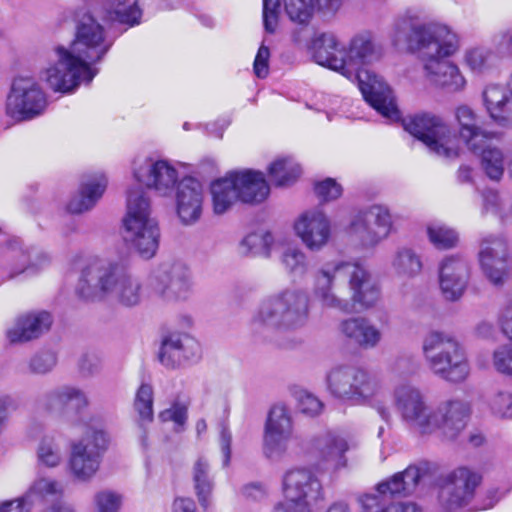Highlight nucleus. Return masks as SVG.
<instances>
[{
    "mask_svg": "<svg viewBox=\"0 0 512 512\" xmlns=\"http://www.w3.org/2000/svg\"><path fill=\"white\" fill-rule=\"evenodd\" d=\"M391 40L398 49L419 54L426 77L435 85L451 91L465 86L459 68L449 60L460 48V38L449 26L440 22L409 24L401 20Z\"/></svg>",
    "mask_w": 512,
    "mask_h": 512,
    "instance_id": "obj_1",
    "label": "nucleus"
},
{
    "mask_svg": "<svg viewBox=\"0 0 512 512\" xmlns=\"http://www.w3.org/2000/svg\"><path fill=\"white\" fill-rule=\"evenodd\" d=\"M112 42L104 28L91 15H85L77 25L74 41L69 47L56 46L48 57L43 75L51 89L71 92L81 83H90L98 73L93 64L108 52Z\"/></svg>",
    "mask_w": 512,
    "mask_h": 512,
    "instance_id": "obj_2",
    "label": "nucleus"
},
{
    "mask_svg": "<svg viewBox=\"0 0 512 512\" xmlns=\"http://www.w3.org/2000/svg\"><path fill=\"white\" fill-rule=\"evenodd\" d=\"M312 296L323 309L352 313L356 305L369 309L381 298V289L358 261L332 259L313 272Z\"/></svg>",
    "mask_w": 512,
    "mask_h": 512,
    "instance_id": "obj_3",
    "label": "nucleus"
},
{
    "mask_svg": "<svg viewBox=\"0 0 512 512\" xmlns=\"http://www.w3.org/2000/svg\"><path fill=\"white\" fill-rule=\"evenodd\" d=\"M455 118L458 124V137L441 116L430 112L405 118L403 127L430 152L446 159H455L460 155L459 139L468 150L479 149L481 141L501 139L500 132L481 126L478 115L467 105L456 108Z\"/></svg>",
    "mask_w": 512,
    "mask_h": 512,
    "instance_id": "obj_4",
    "label": "nucleus"
},
{
    "mask_svg": "<svg viewBox=\"0 0 512 512\" xmlns=\"http://www.w3.org/2000/svg\"><path fill=\"white\" fill-rule=\"evenodd\" d=\"M380 57V49L369 32L355 35L345 46V78L357 80L366 100L384 118L395 121L400 117L392 90L382 77L372 71L360 69Z\"/></svg>",
    "mask_w": 512,
    "mask_h": 512,
    "instance_id": "obj_5",
    "label": "nucleus"
},
{
    "mask_svg": "<svg viewBox=\"0 0 512 512\" xmlns=\"http://www.w3.org/2000/svg\"><path fill=\"white\" fill-rule=\"evenodd\" d=\"M77 294L85 300H97L111 295L121 306L139 305L146 296L141 280L134 276L123 261L91 260L82 270Z\"/></svg>",
    "mask_w": 512,
    "mask_h": 512,
    "instance_id": "obj_6",
    "label": "nucleus"
},
{
    "mask_svg": "<svg viewBox=\"0 0 512 512\" xmlns=\"http://www.w3.org/2000/svg\"><path fill=\"white\" fill-rule=\"evenodd\" d=\"M310 299L297 288H286L265 297L254 312L251 331L263 338L299 329L309 319Z\"/></svg>",
    "mask_w": 512,
    "mask_h": 512,
    "instance_id": "obj_7",
    "label": "nucleus"
},
{
    "mask_svg": "<svg viewBox=\"0 0 512 512\" xmlns=\"http://www.w3.org/2000/svg\"><path fill=\"white\" fill-rule=\"evenodd\" d=\"M328 392L334 398L353 405L369 406L380 418H392L382 380L367 370L342 364L333 367L326 376Z\"/></svg>",
    "mask_w": 512,
    "mask_h": 512,
    "instance_id": "obj_8",
    "label": "nucleus"
},
{
    "mask_svg": "<svg viewBox=\"0 0 512 512\" xmlns=\"http://www.w3.org/2000/svg\"><path fill=\"white\" fill-rule=\"evenodd\" d=\"M422 354L429 371L441 380L460 384L470 375L466 352L449 333L438 330L428 332L422 341Z\"/></svg>",
    "mask_w": 512,
    "mask_h": 512,
    "instance_id": "obj_9",
    "label": "nucleus"
},
{
    "mask_svg": "<svg viewBox=\"0 0 512 512\" xmlns=\"http://www.w3.org/2000/svg\"><path fill=\"white\" fill-rule=\"evenodd\" d=\"M150 198L140 186L127 190L123 219L124 240L144 259L152 258L159 246V227L152 217Z\"/></svg>",
    "mask_w": 512,
    "mask_h": 512,
    "instance_id": "obj_10",
    "label": "nucleus"
},
{
    "mask_svg": "<svg viewBox=\"0 0 512 512\" xmlns=\"http://www.w3.org/2000/svg\"><path fill=\"white\" fill-rule=\"evenodd\" d=\"M109 445V437L102 429L91 428L71 444L68 468L78 482L91 481L99 471L103 455Z\"/></svg>",
    "mask_w": 512,
    "mask_h": 512,
    "instance_id": "obj_11",
    "label": "nucleus"
},
{
    "mask_svg": "<svg viewBox=\"0 0 512 512\" xmlns=\"http://www.w3.org/2000/svg\"><path fill=\"white\" fill-rule=\"evenodd\" d=\"M148 285L151 292L166 303L185 302L194 293L193 274L181 262L162 265L150 275Z\"/></svg>",
    "mask_w": 512,
    "mask_h": 512,
    "instance_id": "obj_12",
    "label": "nucleus"
},
{
    "mask_svg": "<svg viewBox=\"0 0 512 512\" xmlns=\"http://www.w3.org/2000/svg\"><path fill=\"white\" fill-rule=\"evenodd\" d=\"M393 401L401 422L409 429L427 435L432 406L425 393L411 383L394 388Z\"/></svg>",
    "mask_w": 512,
    "mask_h": 512,
    "instance_id": "obj_13",
    "label": "nucleus"
},
{
    "mask_svg": "<svg viewBox=\"0 0 512 512\" xmlns=\"http://www.w3.org/2000/svg\"><path fill=\"white\" fill-rule=\"evenodd\" d=\"M392 228L393 216L389 208L373 204L353 216L349 231L362 247L373 248L390 235Z\"/></svg>",
    "mask_w": 512,
    "mask_h": 512,
    "instance_id": "obj_14",
    "label": "nucleus"
},
{
    "mask_svg": "<svg viewBox=\"0 0 512 512\" xmlns=\"http://www.w3.org/2000/svg\"><path fill=\"white\" fill-rule=\"evenodd\" d=\"M46 107V94L35 78L18 76L13 79L6 102L8 114L19 120H31L40 116Z\"/></svg>",
    "mask_w": 512,
    "mask_h": 512,
    "instance_id": "obj_15",
    "label": "nucleus"
},
{
    "mask_svg": "<svg viewBox=\"0 0 512 512\" xmlns=\"http://www.w3.org/2000/svg\"><path fill=\"white\" fill-rule=\"evenodd\" d=\"M480 269L486 279L496 287H502L511 277L512 265L506 240L489 235L480 242L478 252Z\"/></svg>",
    "mask_w": 512,
    "mask_h": 512,
    "instance_id": "obj_16",
    "label": "nucleus"
},
{
    "mask_svg": "<svg viewBox=\"0 0 512 512\" xmlns=\"http://www.w3.org/2000/svg\"><path fill=\"white\" fill-rule=\"evenodd\" d=\"M133 178L138 184L163 197L171 196L180 183L179 172L172 163L152 158L134 162Z\"/></svg>",
    "mask_w": 512,
    "mask_h": 512,
    "instance_id": "obj_17",
    "label": "nucleus"
},
{
    "mask_svg": "<svg viewBox=\"0 0 512 512\" xmlns=\"http://www.w3.org/2000/svg\"><path fill=\"white\" fill-rule=\"evenodd\" d=\"M471 413L470 403L458 397L440 401L432 407L427 435L440 433L453 439L465 427Z\"/></svg>",
    "mask_w": 512,
    "mask_h": 512,
    "instance_id": "obj_18",
    "label": "nucleus"
},
{
    "mask_svg": "<svg viewBox=\"0 0 512 512\" xmlns=\"http://www.w3.org/2000/svg\"><path fill=\"white\" fill-rule=\"evenodd\" d=\"M293 433V420L289 408L277 403L269 410L263 435V450L267 457L283 455Z\"/></svg>",
    "mask_w": 512,
    "mask_h": 512,
    "instance_id": "obj_19",
    "label": "nucleus"
},
{
    "mask_svg": "<svg viewBox=\"0 0 512 512\" xmlns=\"http://www.w3.org/2000/svg\"><path fill=\"white\" fill-rule=\"evenodd\" d=\"M296 236L312 252L324 249L332 237L329 217L320 209H309L301 213L293 225Z\"/></svg>",
    "mask_w": 512,
    "mask_h": 512,
    "instance_id": "obj_20",
    "label": "nucleus"
},
{
    "mask_svg": "<svg viewBox=\"0 0 512 512\" xmlns=\"http://www.w3.org/2000/svg\"><path fill=\"white\" fill-rule=\"evenodd\" d=\"M481 476L466 468L455 469L441 489L440 499L447 509L453 510L466 506L473 498Z\"/></svg>",
    "mask_w": 512,
    "mask_h": 512,
    "instance_id": "obj_21",
    "label": "nucleus"
},
{
    "mask_svg": "<svg viewBox=\"0 0 512 512\" xmlns=\"http://www.w3.org/2000/svg\"><path fill=\"white\" fill-rule=\"evenodd\" d=\"M285 500L303 502L311 508L323 499V488L319 479L308 469H292L285 473L282 481Z\"/></svg>",
    "mask_w": 512,
    "mask_h": 512,
    "instance_id": "obj_22",
    "label": "nucleus"
},
{
    "mask_svg": "<svg viewBox=\"0 0 512 512\" xmlns=\"http://www.w3.org/2000/svg\"><path fill=\"white\" fill-rule=\"evenodd\" d=\"M469 276L470 266L465 257H445L439 264V286L444 298L449 301L460 299L467 288Z\"/></svg>",
    "mask_w": 512,
    "mask_h": 512,
    "instance_id": "obj_23",
    "label": "nucleus"
},
{
    "mask_svg": "<svg viewBox=\"0 0 512 512\" xmlns=\"http://www.w3.org/2000/svg\"><path fill=\"white\" fill-rule=\"evenodd\" d=\"M204 191L194 178H184L176 188V213L184 225L197 223L203 212Z\"/></svg>",
    "mask_w": 512,
    "mask_h": 512,
    "instance_id": "obj_24",
    "label": "nucleus"
},
{
    "mask_svg": "<svg viewBox=\"0 0 512 512\" xmlns=\"http://www.w3.org/2000/svg\"><path fill=\"white\" fill-rule=\"evenodd\" d=\"M88 404L86 393L72 385H63L52 389L39 402L43 410L61 417L66 416L70 410L79 412Z\"/></svg>",
    "mask_w": 512,
    "mask_h": 512,
    "instance_id": "obj_25",
    "label": "nucleus"
},
{
    "mask_svg": "<svg viewBox=\"0 0 512 512\" xmlns=\"http://www.w3.org/2000/svg\"><path fill=\"white\" fill-rule=\"evenodd\" d=\"M201 356L199 342L187 333H172L164 339L159 359L165 366L174 367L183 361H196Z\"/></svg>",
    "mask_w": 512,
    "mask_h": 512,
    "instance_id": "obj_26",
    "label": "nucleus"
},
{
    "mask_svg": "<svg viewBox=\"0 0 512 512\" xmlns=\"http://www.w3.org/2000/svg\"><path fill=\"white\" fill-rule=\"evenodd\" d=\"M313 60L345 77V46L332 33L316 36L310 46Z\"/></svg>",
    "mask_w": 512,
    "mask_h": 512,
    "instance_id": "obj_27",
    "label": "nucleus"
},
{
    "mask_svg": "<svg viewBox=\"0 0 512 512\" xmlns=\"http://www.w3.org/2000/svg\"><path fill=\"white\" fill-rule=\"evenodd\" d=\"M495 140H486L480 142V148L469 150L480 158V167L485 176L493 181L500 182L505 173L506 165H510L512 151L493 144Z\"/></svg>",
    "mask_w": 512,
    "mask_h": 512,
    "instance_id": "obj_28",
    "label": "nucleus"
},
{
    "mask_svg": "<svg viewBox=\"0 0 512 512\" xmlns=\"http://www.w3.org/2000/svg\"><path fill=\"white\" fill-rule=\"evenodd\" d=\"M51 324L52 317L48 312H31L19 316L13 326L7 330L6 335L11 343L26 342L48 331Z\"/></svg>",
    "mask_w": 512,
    "mask_h": 512,
    "instance_id": "obj_29",
    "label": "nucleus"
},
{
    "mask_svg": "<svg viewBox=\"0 0 512 512\" xmlns=\"http://www.w3.org/2000/svg\"><path fill=\"white\" fill-rule=\"evenodd\" d=\"M315 448L321 461L333 471H339L347 466L346 452L350 449L345 436L328 431L315 440Z\"/></svg>",
    "mask_w": 512,
    "mask_h": 512,
    "instance_id": "obj_30",
    "label": "nucleus"
},
{
    "mask_svg": "<svg viewBox=\"0 0 512 512\" xmlns=\"http://www.w3.org/2000/svg\"><path fill=\"white\" fill-rule=\"evenodd\" d=\"M426 473V468L420 465H410L404 471L395 473L390 478L376 486V492L382 497L408 496L412 494Z\"/></svg>",
    "mask_w": 512,
    "mask_h": 512,
    "instance_id": "obj_31",
    "label": "nucleus"
},
{
    "mask_svg": "<svg viewBox=\"0 0 512 512\" xmlns=\"http://www.w3.org/2000/svg\"><path fill=\"white\" fill-rule=\"evenodd\" d=\"M239 200L244 203H261L270 193L265 176L260 171L244 169L232 172Z\"/></svg>",
    "mask_w": 512,
    "mask_h": 512,
    "instance_id": "obj_32",
    "label": "nucleus"
},
{
    "mask_svg": "<svg viewBox=\"0 0 512 512\" xmlns=\"http://www.w3.org/2000/svg\"><path fill=\"white\" fill-rule=\"evenodd\" d=\"M339 330L344 337L364 349L375 348L382 339V333L365 317H353L343 320Z\"/></svg>",
    "mask_w": 512,
    "mask_h": 512,
    "instance_id": "obj_33",
    "label": "nucleus"
},
{
    "mask_svg": "<svg viewBox=\"0 0 512 512\" xmlns=\"http://www.w3.org/2000/svg\"><path fill=\"white\" fill-rule=\"evenodd\" d=\"M498 323L502 333L512 340V299L502 308ZM492 366L498 373L512 376V343L500 345L493 351Z\"/></svg>",
    "mask_w": 512,
    "mask_h": 512,
    "instance_id": "obj_34",
    "label": "nucleus"
},
{
    "mask_svg": "<svg viewBox=\"0 0 512 512\" xmlns=\"http://www.w3.org/2000/svg\"><path fill=\"white\" fill-rule=\"evenodd\" d=\"M107 186V179L100 175L90 179L79 188L67 204V210L73 214H80L91 209L102 197Z\"/></svg>",
    "mask_w": 512,
    "mask_h": 512,
    "instance_id": "obj_35",
    "label": "nucleus"
},
{
    "mask_svg": "<svg viewBox=\"0 0 512 512\" xmlns=\"http://www.w3.org/2000/svg\"><path fill=\"white\" fill-rule=\"evenodd\" d=\"M210 193L214 213L222 215L227 212L239 200L232 172L213 181L210 186Z\"/></svg>",
    "mask_w": 512,
    "mask_h": 512,
    "instance_id": "obj_36",
    "label": "nucleus"
},
{
    "mask_svg": "<svg viewBox=\"0 0 512 512\" xmlns=\"http://www.w3.org/2000/svg\"><path fill=\"white\" fill-rule=\"evenodd\" d=\"M192 478L200 505L204 509H208L211 504L214 481L210 475V464L206 458L199 457L194 462Z\"/></svg>",
    "mask_w": 512,
    "mask_h": 512,
    "instance_id": "obj_37",
    "label": "nucleus"
},
{
    "mask_svg": "<svg viewBox=\"0 0 512 512\" xmlns=\"http://www.w3.org/2000/svg\"><path fill=\"white\" fill-rule=\"evenodd\" d=\"M37 464L45 468H56L64 460V449L61 439L54 435L43 436L35 450Z\"/></svg>",
    "mask_w": 512,
    "mask_h": 512,
    "instance_id": "obj_38",
    "label": "nucleus"
},
{
    "mask_svg": "<svg viewBox=\"0 0 512 512\" xmlns=\"http://www.w3.org/2000/svg\"><path fill=\"white\" fill-rule=\"evenodd\" d=\"M391 264L396 275L405 279L415 278L423 269L421 256L415 250L408 247L399 248Z\"/></svg>",
    "mask_w": 512,
    "mask_h": 512,
    "instance_id": "obj_39",
    "label": "nucleus"
},
{
    "mask_svg": "<svg viewBox=\"0 0 512 512\" xmlns=\"http://www.w3.org/2000/svg\"><path fill=\"white\" fill-rule=\"evenodd\" d=\"M300 174V166L290 157L277 158L268 167L270 181L277 187L292 185Z\"/></svg>",
    "mask_w": 512,
    "mask_h": 512,
    "instance_id": "obj_40",
    "label": "nucleus"
},
{
    "mask_svg": "<svg viewBox=\"0 0 512 512\" xmlns=\"http://www.w3.org/2000/svg\"><path fill=\"white\" fill-rule=\"evenodd\" d=\"M483 102L490 117L499 123L506 119L509 96L507 90L500 85H489L483 91Z\"/></svg>",
    "mask_w": 512,
    "mask_h": 512,
    "instance_id": "obj_41",
    "label": "nucleus"
},
{
    "mask_svg": "<svg viewBox=\"0 0 512 512\" xmlns=\"http://www.w3.org/2000/svg\"><path fill=\"white\" fill-rule=\"evenodd\" d=\"M65 487L62 482L51 477L36 478L25 492L32 505L49 498L62 497Z\"/></svg>",
    "mask_w": 512,
    "mask_h": 512,
    "instance_id": "obj_42",
    "label": "nucleus"
},
{
    "mask_svg": "<svg viewBox=\"0 0 512 512\" xmlns=\"http://www.w3.org/2000/svg\"><path fill=\"white\" fill-rule=\"evenodd\" d=\"M274 244L273 235L269 231H256L248 234L241 241L243 253L254 256L269 257Z\"/></svg>",
    "mask_w": 512,
    "mask_h": 512,
    "instance_id": "obj_43",
    "label": "nucleus"
},
{
    "mask_svg": "<svg viewBox=\"0 0 512 512\" xmlns=\"http://www.w3.org/2000/svg\"><path fill=\"white\" fill-rule=\"evenodd\" d=\"M141 10L137 6V0H115L112 9L107 12L106 19L119 23L135 25L139 23Z\"/></svg>",
    "mask_w": 512,
    "mask_h": 512,
    "instance_id": "obj_44",
    "label": "nucleus"
},
{
    "mask_svg": "<svg viewBox=\"0 0 512 512\" xmlns=\"http://www.w3.org/2000/svg\"><path fill=\"white\" fill-rule=\"evenodd\" d=\"M426 230L429 241L438 249L453 248L458 242L457 232L443 223L432 222Z\"/></svg>",
    "mask_w": 512,
    "mask_h": 512,
    "instance_id": "obj_45",
    "label": "nucleus"
},
{
    "mask_svg": "<svg viewBox=\"0 0 512 512\" xmlns=\"http://www.w3.org/2000/svg\"><path fill=\"white\" fill-rule=\"evenodd\" d=\"M483 211L506 221L512 216V202H506L497 190L486 189L482 193Z\"/></svg>",
    "mask_w": 512,
    "mask_h": 512,
    "instance_id": "obj_46",
    "label": "nucleus"
},
{
    "mask_svg": "<svg viewBox=\"0 0 512 512\" xmlns=\"http://www.w3.org/2000/svg\"><path fill=\"white\" fill-rule=\"evenodd\" d=\"M284 269L291 275L302 276L308 270V260L305 252L296 246L286 248L281 255Z\"/></svg>",
    "mask_w": 512,
    "mask_h": 512,
    "instance_id": "obj_47",
    "label": "nucleus"
},
{
    "mask_svg": "<svg viewBox=\"0 0 512 512\" xmlns=\"http://www.w3.org/2000/svg\"><path fill=\"white\" fill-rule=\"evenodd\" d=\"M285 12L289 19L297 24L306 25L310 22L314 10V0H283Z\"/></svg>",
    "mask_w": 512,
    "mask_h": 512,
    "instance_id": "obj_48",
    "label": "nucleus"
},
{
    "mask_svg": "<svg viewBox=\"0 0 512 512\" xmlns=\"http://www.w3.org/2000/svg\"><path fill=\"white\" fill-rule=\"evenodd\" d=\"M493 53L484 47L469 48L464 53L466 66L475 73H483L492 64Z\"/></svg>",
    "mask_w": 512,
    "mask_h": 512,
    "instance_id": "obj_49",
    "label": "nucleus"
},
{
    "mask_svg": "<svg viewBox=\"0 0 512 512\" xmlns=\"http://www.w3.org/2000/svg\"><path fill=\"white\" fill-rule=\"evenodd\" d=\"M134 407L141 422H151L153 420V390L150 385L142 384L139 387Z\"/></svg>",
    "mask_w": 512,
    "mask_h": 512,
    "instance_id": "obj_50",
    "label": "nucleus"
},
{
    "mask_svg": "<svg viewBox=\"0 0 512 512\" xmlns=\"http://www.w3.org/2000/svg\"><path fill=\"white\" fill-rule=\"evenodd\" d=\"M295 398L300 412L307 416H318L324 409L323 402L317 396L306 390L296 392Z\"/></svg>",
    "mask_w": 512,
    "mask_h": 512,
    "instance_id": "obj_51",
    "label": "nucleus"
},
{
    "mask_svg": "<svg viewBox=\"0 0 512 512\" xmlns=\"http://www.w3.org/2000/svg\"><path fill=\"white\" fill-rule=\"evenodd\" d=\"M489 406L495 416L512 419V393L498 392L490 399Z\"/></svg>",
    "mask_w": 512,
    "mask_h": 512,
    "instance_id": "obj_52",
    "label": "nucleus"
},
{
    "mask_svg": "<svg viewBox=\"0 0 512 512\" xmlns=\"http://www.w3.org/2000/svg\"><path fill=\"white\" fill-rule=\"evenodd\" d=\"M97 512H118L122 504L121 495L112 491H100L94 496Z\"/></svg>",
    "mask_w": 512,
    "mask_h": 512,
    "instance_id": "obj_53",
    "label": "nucleus"
},
{
    "mask_svg": "<svg viewBox=\"0 0 512 512\" xmlns=\"http://www.w3.org/2000/svg\"><path fill=\"white\" fill-rule=\"evenodd\" d=\"M187 406L183 403L175 402L171 407L163 410L159 414L162 422L172 421L178 427V431L182 430L187 421Z\"/></svg>",
    "mask_w": 512,
    "mask_h": 512,
    "instance_id": "obj_54",
    "label": "nucleus"
},
{
    "mask_svg": "<svg viewBox=\"0 0 512 512\" xmlns=\"http://www.w3.org/2000/svg\"><path fill=\"white\" fill-rule=\"evenodd\" d=\"M314 189L317 197L323 202H328L339 198L343 191L342 186L332 178H327L316 183Z\"/></svg>",
    "mask_w": 512,
    "mask_h": 512,
    "instance_id": "obj_55",
    "label": "nucleus"
},
{
    "mask_svg": "<svg viewBox=\"0 0 512 512\" xmlns=\"http://www.w3.org/2000/svg\"><path fill=\"white\" fill-rule=\"evenodd\" d=\"M280 0H263V24L265 31L274 33L278 26Z\"/></svg>",
    "mask_w": 512,
    "mask_h": 512,
    "instance_id": "obj_56",
    "label": "nucleus"
},
{
    "mask_svg": "<svg viewBox=\"0 0 512 512\" xmlns=\"http://www.w3.org/2000/svg\"><path fill=\"white\" fill-rule=\"evenodd\" d=\"M57 363L56 355L52 352H43L30 360V369L36 374H45L51 371Z\"/></svg>",
    "mask_w": 512,
    "mask_h": 512,
    "instance_id": "obj_57",
    "label": "nucleus"
},
{
    "mask_svg": "<svg viewBox=\"0 0 512 512\" xmlns=\"http://www.w3.org/2000/svg\"><path fill=\"white\" fill-rule=\"evenodd\" d=\"M232 433L226 423L221 424L219 433V447L222 453V466L227 467L231 460Z\"/></svg>",
    "mask_w": 512,
    "mask_h": 512,
    "instance_id": "obj_58",
    "label": "nucleus"
},
{
    "mask_svg": "<svg viewBox=\"0 0 512 512\" xmlns=\"http://www.w3.org/2000/svg\"><path fill=\"white\" fill-rule=\"evenodd\" d=\"M270 51L265 45H261L256 54L253 69L258 78H265L269 73Z\"/></svg>",
    "mask_w": 512,
    "mask_h": 512,
    "instance_id": "obj_59",
    "label": "nucleus"
},
{
    "mask_svg": "<svg viewBox=\"0 0 512 512\" xmlns=\"http://www.w3.org/2000/svg\"><path fill=\"white\" fill-rule=\"evenodd\" d=\"M33 505L26 493L13 500L0 503V512H30Z\"/></svg>",
    "mask_w": 512,
    "mask_h": 512,
    "instance_id": "obj_60",
    "label": "nucleus"
},
{
    "mask_svg": "<svg viewBox=\"0 0 512 512\" xmlns=\"http://www.w3.org/2000/svg\"><path fill=\"white\" fill-rule=\"evenodd\" d=\"M420 364L417 358L410 354L399 356L396 362V370L401 376H411L418 372Z\"/></svg>",
    "mask_w": 512,
    "mask_h": 512,
    "instance_id": "obj_61",
    "label": "nucleus"
},
{
    "mask_svg": "<svg viewBox=\"0 0 512 512\" xmlns=\"http://www.w3.org/2000/svg\"><path fill=\"white\" fill-rule=\"evenodd\" d=\"M79 369L85 376L93 375L101 369V359L95 353H86L79 360Z\"/></svg>",
    "mask_w": 512,
    "mask_h": 512,
    "instance_id": "obj_62",
    "label": "nucleus"
},
{
    "mask_svg": "<svg viewBox=\"0 0 512 512\" xmlns=\"http://www.w3.org/2000/svg\"><path fill=\"white\" fill-rule=\"evenodd\" d=\"M242 495L247 499L260 500L266 495V488L261 483H249L242 487Z\"/></svg>",
    "mask_w": 512,
    "mask_h": 512,
    "instance_id": "obj_63",
    "label": "nucleus"
},
{
    "mask_svg": "<svg viewBox=\"0 0 512 512\" xmlns=\"http://www.w3.org/2000/svg\"><path fill=\"white\" fill-rule=\"evenodd\" d=\"M273 512H311V508L303 502L295 503L285 500L279 503Z\"/></svg>",
    "mask_w": 512,
    "mask_h": 512,
    "instance_id": "obj_64",
    "label": "nucleus"
}]
</instances>
